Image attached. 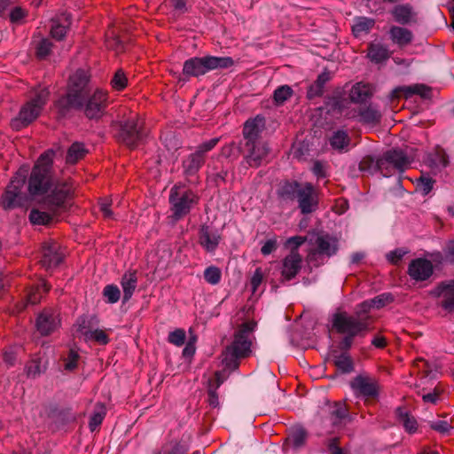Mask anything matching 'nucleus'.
<instances>
[{
	"instance_id": "obj_1",
	"label": "nucleus",
	"mask_w": 454,
	"mask_h": 454,
	"mask_svg": "<svg viewBox=\"0 0 454 454\" xmlns=\"http://www.w3.org/2000/svg\"><path fill=\"white\" fill-rule=\"evenodd\" d=\"M374 308L372 300L360 303L351 315L346 311L336 312L332 316V328L344 337L340 342V348L348 349L353 344V340L358 336H364L369 329L370 317L368 313Z\"/></svg>"
},
{
	"instance_id": "obj_2",
	"label": "nucleus",
	"mask_w": 454,
	"mask_h": 454,
	"mask_svg": "<svg viewBox=\"0 0 454 454\" xmlns=\"http://www.w3.org/2000/svg\"><path fill=\"white\" fill-rule=\"evenodd\" d=\"M54 151L49 149L36 160L28 180V192L32 196L52 194L57 186H64L69 191L66 184L59 183L52 173Z\"/></svg>"
},
{
	"instance_id": "obj_3",
	"label": "nucleus",
	"mask_w": 454,
	"mask_h": 454,
	"mask_svg": "<svg viewBox=\"0 0 454 454\" xmlns=\"http://www.w3.org/2000/svg\"><path fill=\"white\" fill-rule=\"evenodd\" d=\"M255 327V322L248 321L243 323L235 332L232 342L222 354V363L226 369L231 371L238 369L240 359L251 354L252 338Z\"/></svg>"
},
{
	"instance_id": "obj_4",
	"label": "nucleus",
	"mask_w": 454,
	"mask_h": 454,
	"mask_svg": "<svg viewBox=\"0 0 454 454\" xmlns=\"http://www.w3.org/2000/svg\"><path fill=\"white\" fill-rule=\"evenodd\" d=\"M308 262L314 267L324 264L339 250V239L325 232L312 234L309 237Z\"/></svg>"
},
{
	"instance_id": "obj_5",
	"label": "nucleus",
	"mask_w": 454,
	"mask_h": 454,
	"mask_svg": "<svg viewBox=\"0 0 454 454\" xmlns=\"http://www.w3.org/2000/svg\"><path fill=\"white\" fill-rule=\"evenodd\" d=\"M68 196V190L64 186H57L52 194L47 195L45 199L46 209L32 208L28 219L33 225H48L59 215V208L64 205Z\"/></svg>"
},
{
	"instance_id": "obj_6",
	"label": "nucleus",
	"mask_w": 454,
	"mask_h": 454,
	"mask_svg": "<svg viewBox=\"0 0 454 454\" xmlns=\"http://www.w3.org/2000/svg\"><path fill=\"white\" fill-rule=\"evenodd\" d=\"M50 96L47 88L35 91V96L22 106L17 117L12 120L11 125L14 129H21L33 122L41 114Z\"/></svg>"
},
{
	"instance_id": "obj_7",
	"label": "nucleus",
	"mask_w": 454,
	"mask_h": 454,
	"mask_svg": "<svg viewBox=\"0 0 454 454\" xmlns=\"http://www.w3.org/2000/svg\"><path fill=\"white\" fill-rule=\"evenodd\" d=\"M233 64L231 57H193L184 61L183 74L188 77H198L212 70L231 67Z\"/></svg>"
},
{
	"instance_id": "obj_8",
	"label": "nucleus",
	"mask_w": 454,
	"mask_h": 454,
	"mask_svg": "<svg viewBox=\"0 0 454 454\" xmlns=\"http://www.w3.org/2000/svg\"><path fill=\"white\" fill-rule=\"evenodd\" d=\"M90 76L87 71L78 69L69 78V88L65 98L58 102L59 106H81L82 98L90 92Z\"/></svg>"
},
{
	"instance_id": "obj_9",
	"label": "nucleus",
	"mask_w": 454,
	"mask_h": 454,
	"mask_svg": "<svg viewBox=\"0 0 454 454\" xmlns=\"http://www.w3.org/2000/svg\"><path fill=\"white\" fill-rule=\"evenodd\" d=\"M118 141L129 148H135L144 138L143 121L137 117H130L123 121L112 124Z\"/></svg>"
},
{
	"instance_id": "obj_10",
	"label": "nucleus",
	"mask_w": 454,
	"mask_h": 454,
	"mask_svg": "<svg viewBox=\"0 0 454 454\" xmlns=\"http://www.w3.org/2000/svg\"><path fill=\"white\" fill-rule=\"evenodd\" d=\"M412 160L413 157L403 150L391 149L377 160L376 167L383 176L387 177L392 176L395 170L403 173Z\"/></svg>"
},
{
	"instance_id": "obj_11",
	"label": "nucleus",
	"mask_w": 454,
	"mask_h": 454,
	"mask_svg": "<svg viewBox=\"0 0 454 454\" xmlns=\"http://www.w3.org/2000/svg\"><path fill=\"white\" fill-rule=\"evenodd\" d=\"M219 141V137H214L203 142L198 145L194 153H190L183 160V173L188 180L196 176L197 173L205 163L207 153L213 150Z\"/></svg>"
},
{
	"instance_id": "obj_12",
	"label": "nucleus",
	"mask_w": 454,
	"mask_h": 454,
	"mask_svg": "<svg viewBox=\"0 0 454 454\" xmlns=\"http://www.w3.org/2000/svg\"><path fill=\"white\" fill-rule=\"evenodd\" d=\"M27 179V170L20 169L11 180L1 197L0 206L4 210L19 207L24 200L23 188Z\"/></svg>"
},
{
	"instance_id": "obj_13",
	"label": "nucleus",
	"mask_w": 454,
	"mask_h": 454,
	"mask_svg": "<svg viewBox=\"0 0 454 454\" xmlns=\"http://www.w3.org/2000/svg\"><path fill=\"white\" fill-rule=\"evenodd\" d=\"M108 106V94L101 89H96L92 93L88 92L82 98L81 106H70L82 110L84 115L90 120H99L106 111Z\"/></svg>"
},
{
	"instance_id": "obj_14",
	"label": "nucleus",
	"mask_w": 454,
	"mask_h": 454,
	"mask_svg": "<svg viewBox=\"0 0 454 454\" xmlns=\"http://www.w3.org/2000/svg\"><path fill=\"white\" fill-rule=\"evenodd\" d=\"M198 202L199 196L192 190L180 191L176 185L170 190L169 203L175 220H179L188 215Z\"/></svg>"
},
{
	"instance_id": "obj_15",
	"label": "nucleus",
	"mask_w": 454,
	"mask_h": 454,
	"mask_svg": "<svg viewBox=\"0 0 454 454\" xmlns=\"http://www.w3.org/2000/svg\"><path fill=\"white\" fill-rule=\"evenodd\" d=\"M350 387L356 397L365 400L376 399L380 395L379 380L369 374H358L350 381Z\"/></svg>"
},
{
	"instance_id": "obj_16",
	"label": "nucleus",
	"mask_w": 454,
	"mask_h": 454,
	"mask_svg": "<svg viewBox=\"0 0 454 454\" xmlns=\"http://www.w3.org/2000/svg\"><path fill=\"white\" fill-rule=\"evenodd\" d=\"M296 200L301 214L307 215L316 211L318 205V198L313 184L310 183L303 184L296 197Z\"/></svg>"
},
{
	"instance_id": "obj_17",
	"label": "nucleus",
	"mask_w": 454,
	"mask_h": 454,
	"mask_svg": "<svg viewBox=\"0 0 454 454\" xmlns=\"http://www.w3.org/2000/svg\"><path fill=\"white\" fill-rule=\"evenodd\" d=\"M36 329L42 335H49L60 325L59 313L54 309H43L36 318Z\"/></svg>"
},
{
	"instance_id": "obj_18",
	"label": "nucleus",
	"mask_w": 454,
	"mask_h": 454,
	"mask_svg": "<svg viewBox=\"0 0 454 454\" xmlns=\"http://www.w3.org/2000/svg\"><path fill=\"white\" fill-rule=\"evenodd\" d=\"M432 294L442 298L441 307L449 313L454 312V279L442 281Z\"/></svg>"
},
{
	"instance_id": "obj_19",
	"label": "nucleus",
	"mask_w": 454,
	"mask_h": 454,
	"mask_svg": "<svg viewBox=\"0 0 454 454\" xmlns=\"http://www.w3.org/2000/svg\"><path fill=\"white\" fill-rule=\"evenodd\" d=\"M433 273V263L425 258H417L412 260L408 267L409 276L416 281L427 280Z\"/></svg>"
},
{
	"instance_id": "obj_20",
	"label": "nucleus",
	"mask_w": 454,
	"mask_h": 454,
	"mask_svg": "<svg viewBox=\"0 0 454 454\" xmlns=\"http://www.w3.org/2000/svg\"><path fill=\"white\" fill-rule=\"evenodd\" d=\"M247 154L245 160L250 167H259L269 154V147L266 143L259 141L256 143H249L245 145Z\"/></svg>"
},
{
	"instance_id": "obj_21",
	"label": "nucleus",
	"mask_w": 454,
	"mask_h": 454,
	"mask_svg": "<svg viewBox=\"0 0 454 454\" xmlns=\"http://www.w3.org/2000/svg\"><path fill=\"white\" fill-rule=\"evenodd\" d=\"M301 256L297 251H292L282 262L281 278L283 281L293 279L301 268Z\"/></svg>"
},
{
	"instance_id": "obj_22",
	"label": "nucleus",
	"mask_w": 454,
	"mask_h": 454,
	"mask_svg": "<svg viewBox=\"0 0 454 454\" xmlns=\"http://www.w3.org/2000/svg\"><path fill=\"white\" fill-rule=\"evenodd\" d=\"M42 266L46 270L56 268L63 260V254L56 243H44L42 250Z\"/></svg>"
},
{
	"instance_id": "obj_23",
	"label": "nucleus",
	"mask_w": 454,
	"mask_h": 454,
	"mask_svg": "<svg viewBox=\"0 0 454 454\" xmlns=\"http://www.w3.org/2000/svg\"><path fill=\"white\" fill-rule=\"evenodd\" d=\"M427 165L434 174H438L450 164V158L446 151L442 147H435L426 159Z\"/></svg>"
},
{
	"instance_id": "obj_24",
	"label": "nucleus",
	"mask_w": 454,
	"mask_h": 454,
	"mask_svg": "<svg viewBox=\"0 0 454 454\" xmlns=\"http://www.w3.org/2000/svg\"><path fill=\"white\" fill-rule=\"evenodd\" d=\"M221 236L208 225H202L199 231V243L207 252L214 253L220 243Z\"/></svg>"
},
{
	"instance_id": "obj_25",
	"label": "nucleus",
	"mask_w": 454,
	"mask_h": 454,
	"mask_svg": "<svg viewBox=\"0 0 454 454\" xmlns=\"http://www.w3.org/2000/svg\"><path fill=\"white\" fill-rule=\"evenodd\" d=\"M264 127V119L261 116H256L254 119L248 120L244 124L243 136L246 140V145L249 143H256L261 141L259 139L260 134Z\"/></svg>"
},
{
	"instance_id": "obj_26",
	"label": "nucleus",
	"mask_w": 454,
	"mask_h": 454,
	"mask_svg": "<svg viewBox=\"0 0 454 454\" xmlns=\"http://www.w3.org/2000/svg\"><path fill=\"white\" fill-rule=\"evenodd\" d=\"M388 35L392 43L400 48L409 45L413 40L412 32L403 27L392 26L389 28Z\"/></svg>"
},
{
	"instance_id": "obj_27",
	"label": "nucleus",
	"mask_w": 454,
	"mask_h": 454,
	"mask_svg": "<svg viewBox=\"0 0 454 454\" xmlns=\"http://www.w3.org/2000/svg\"><path fill=\"white\" fill-rule=\"evenodd\" d=\"M121 286L123 291L122 303L128 302L137 286V276L136 270H129L123 274L121 279Z\"/></svg>"
},
{
	"instance_id": "obj_28",
	"label": "nucleus",
	"mask_w": 454,
	"mask_h": 454,
	"mask_svg": "<svg viewBox=\"0 0 454 454\" xmlns=\"http://www.w3.org/2000/svg\"><path fill=\"white\" fill-rule=\"evenodd\" d=\"M49 289H50V286L45 282V280H41L35 288H31L27 292V297H26V303H22L19 307V309L20 310L23 309L27 304L34 305V304L38 303L43 297V294L47 293L49 291Z\"/></svg>"
},
{
	"instance_id": "obj_29",
	"label": "nucleus",
	"mask_w": 454,
	"mask_h": 454,
	"mask_svg": "<svg viewBox=\"0 0 454 454\" xmlns=\"http://www.w3.org/2000/svg\"><path fill=\"white\" fill-rule=\"evenodd\" d=\"M381 113L377 106L369 105L359 111V121L362 123L376 125L380 122Z\"/></svg>"
},
{
	"instance_id": "obj_30",
	"label": "nucleus",
	"mask_w": 454,
	"mask_h": 454,
	"mask_svg": "<svg viewBox=\"0 0 454 454\" xmlns=\"http://www.w3.org/2000/svg\"><path fill=\"white\" fill-rule=\"evenodd\" d=\"M371 95L370 86L363 82L356 83L349 91V98L354 103H364L370 98Z\"/></svg>"
},
{
	"instance_id": "obj_31",
	"label": "nucleus",
	"mask_w": 454,
	"mask_h": 454,
	"mask_svg": "<svg viewBox=\"0 0 454 454\" xmlns=\"http://www.w3.org/2000/svg\"><path fill=\"white\" fill-rule=\"evenodd\" d=\"M390 57L387 46L381 43H372L368 49V58L374 63H381Z\"/></svg>"
},
{
	"instance_id": "obj_32",
	"label": "nucleus",
	"mask_w": 454,
	"mask_h": 454,
	"mask_svg": "<svg viewBox=\"0 0 454 454\" xmlns=\"http://www.w3.org/2000/svg\"><path fill=\"white\" fill-rule=\"evenodd\" d=\"M302 184L300 183L294 182H285L278 189V194L280 199L285 200H296V197L301 188Z\"/></svg>"
},
{
	"instance_id": "obj_33",
	"label": "nucleus",
	"mask_w": 454,
	"mask_h": 454,
	"mask_svg": "<svg viewBox=\"0 0 454 454\" xmlns=\"http://www.w3.org/2000/svg\"><path fill=\"white\" fill-rule=\"evenodd\" d=\"M396 416L400 423H402L404 430L410 434H415L418 430V422L417 419L411 416L408 411L403 410L402 408L396 409Z\"/></svg>"
},
{
	"instance_id": "obj_34",
	"label": "nucleus",
	"mask_w": 454,
	"mask_h": 454,
	"mask_svg": "<svg viewBox=\"0 0 454 454\" xmlns=\"http://www.w3.org/2000/svg\"><path fill=\"white\" fill-rule=\"evenodd\" d=\"M392 14L395 20L402 25L409 24L413 18L412 8L409 4L396 5Z\"/></svg>"
},
{
	"instance_id": "obj_35",
	"label": "nucleus",
	"mask_w": 454,
	"mask_h": 454,
	"mask_svg": "<svg viewBox=\"0 0 454 454\" xmlns=\"http://www.w3.org/2000/svg\"><path fill=\"white\" fill-rule=\"evenodd\" d=\"M349 141L348 133L343 129H339L332 135L330 145L333 149L342 151L348 148Z\"/></svg>"
},
{
	"instance_id": "obj_36",
	"label": "nucleus",
	"mask_w": 454,
	"mask_h": 454,
	"mask_svg": "<svg viewBox=\"0 0 454 454\" xmlns=\"http://www.w3.org/2000/svg\"><path fill=\"white\" fill-rule=\"evenodd\" d=\"M87 149L82 143L74 142L69 147L67 153V162L69 164L76 163L80 159H82L86 153Z\"/></svg>"
},
{
	"instance_id": "obj_37",
	"label": "nucleus",
	"mask_w": 454,
	"mask_h": 454,
	"mask_svg": "<svg viewBox=\"0 0 454 454\" xmlns=\"http://www.w3.org/2000/svg\"><path fill=\"white\" fill-rule=\"evenodd\" d=\"M347 99L340 96L331 97L325 101V108L327 113L333 114H341L342 111L347 107Z\"/></svg>"
},
{
	"instance_id": "obj_38",
	"label": "nucleus",
	"mask_w": 454,
	"mask_h": 454,
	"mask_svg": "<svg viewBox=\"0 0 454 454\" xmlns=\"http://www.w3.org/2000/svg\"><path fill=\"white\" fill-rule=\"evenodd\" d=\"M406 98H410L412 95H419L423 98H428L431 96V89L424 84H415L411 86H404L400 88Z\"/></svg>"
},
{
	"instance_id": "obj_39",
	"label": "nucleus",
	"mask_w": 454,
	"mask_h": 454,
	"mask_svg": "<svg viewBox=\"0 0 454 454\" xmlns=\"http://www.w3.org/2000/svg\"><path fill=\"white\" fill-rule=\"evenodd\" d=\"M106 414V411L105 405L98 403L90 418L89 427L91 432L97 430V428L102 424Z\"/></svg>"
},
{
	"instance_id": "obj_40",
	"label": "nucleus",
	"mask_w": 454,
	"mask_h": 454,
	"mask_svg": "<svg viewBox=\"0 0 454 454\" xmlns=\"http://www.w3.org/2000/svg\"><path fill=\"white\" fill-rule=\"evenodd\" d=\"M46 367L43 364L41 357L32 358L26 365L25 371L28 378H35L45 371Z\"/></svg>"
},
{
	"instance_id": "obj_41",
	"label": "nucleus",
	"mask_w": 454,
	"mask_h": 454,
	"mask_svg": "<svg viewBox=\"0 0 454 454\" xmlns=\"http://www.w3.org/2000/svg\"><path fill=\"white\" fill-rule=\"evenodd\" d=\"M374 20L372 19L360 17L358 18L352 27V32L355 36H360L363 34L368 33L373 27Z\"/></svg>"
},
{
	"instance_id": "obj_42",
	"label": "nucleus",
	"mask_w": 454,
	"mask_h": 454,
	"mask_svg": "<svg viewBox=\"0 0 454 454\" xmlns=\"http://www.w3.org/2000/svg\"><path fill=\"white\" fill-rule=\"evenodd\" d=\"M65 24H60L59 21H53L51 29V35L56 40H62L67 31V27L70 25V18L68 14H63Z\"/></svg>"
},
{
	"instance_id": "obj_43",
	"label": "nucleus",
	"mask_w": 454,
	"mask_h": 454,
	"mask_svg": "<svg viewBox=\"0 0 454 454\" xmlns=\"http://www.w3.org/2000/svg\"><path fill=\"white\" fill-rule=\"evenodd\" d=\"M294 94V90L289 85H281L278 87L273 93L275 105L281 106L286 103Z\"/></svg>"
},
{
	"instance_id": "obj_44",
	"label": "nucleus",
	"mask_w": 454,
	"mask_h": 454,
	"mask_svg": "<svg viewBox=\"0 0 454 454\" xmlns=\"http://www.w3.org/2000/svg\"><path fill=\"white\" fill-rule=\"evenodd\" d=\"M307 439V432L302 427H297L294 429L288 437V442L294 449H299L302 447Z\"/></svg>"
},
{
	"instance_id": "obj_45",
	"label": "nucleus",
	"mask_w": 454,
	"mask_h": 454,
	"mask_svg": "<svg viewBox=\"0 0 454 454\" xmlns=\"http://www.w3.org/2000/svg\"><path fill=\"white\" fill-rule=\"evenodd\" d=\"M215 376V380H216V386L214 389L213 388L208 389V399H207L209 405L213 408H216L219 406V399H218V395L216 393V389L221 386V384L223 383V381L225 380V378L223 376V372H216Z\"/></svg>"
},
{
	"instance_id": "obj_46",
	"label": "nucleus",
	"mask_w": 454,
	"mask_h": 454,
	"mask_svg": "<svg viewBox=\"0 0 454 454\" xmlns=\"http://www.w3.org/2000/svg\"><path fill=\"white\" fill-rule=\"evenodd\" d=\"M435 181L429 176L422 175L416 181V189L424 196L429 194L434 188Z\"/></svg>"
},
{
	"instance_id": "obj_47",
	"label": "nucleus",
	"mask_w": 454,
	"mask_h": 454,
	"mask_svg": "<svg viewBox=\"0 0 454 454\" xmlns=\"http://www.w3.org/2000/svg\"><path fill=\"white\" fill-rule=\"evenodd\" d=\"M103 296L107 303H116L121 298V291L116 285H106L103 289Z\"/></svg>"
},
{
	"instance_id": "obj_48",
	"label": "nucleus",
	"mask_w": 454,
	"mask_h": 454,
	"mask_svg": "<svg viewBox=\"0 0 454 454\" xmlns=\"http://www.w3.org/2000/svg\"><path fill=\"white\" fill-rule=\"evenodd\" d=\"M222 278L221 270L216 266H209L204 270V279L212 286L219 284Z\"/></svg>"
},
{
	"instance_id": "obj_49",
	"label": "nucleus",
	"mask_w": 454,
	"mask_h": 454,
	"mask_svg": "<svg viewBox=\"0 0 454 454\" xmlns=\"http://www.w3.org/2000/svg\"><path fill=\"white\" fill-rule=\"evenodd\" d=\"M332 422L333 426H339L341 420L348 416V411L343 403H335L331 411Z\"/></svg>"
},
{
	"instance_id": "obj_50",
	"label": "nucleus",
	"mask_w": 454,
	"mask_h": 454,
	"mask_svg": "<svg viewBox=\"0 0 454 454\" xmlns=\"http://www.w3.org/2000/svg\"><path fill=\"white\" fill-rule=\"evenodd\" d=\"M128 84V78L122 69H119L114 74L111 80L113 89L116 90H122Z\"/></svg>"
},
{
	"instance_id": "obj_51",
	"label": "nucleus",
	"mask_w": 454,
	"mask_h": 454,
	"mask_svg": "<svg viewBox=\"0 0 454 454\" xmlns=\"http://www.w3.org/2000/svg\"><path fill=\"white\" fill-rule=\"evenodd\" d=\"M186 340L185 331L182 328H177L168 333V341L176 347H181L184 344Z\"/></svg>"
},
{
	"instance_id": "obj_52",
	"label": "nucleus",
	"mask_w": 454,
	"mask_h": 454,
	"mask_svg": "<svg viewBox=\"0 0 454 454\" xmlns=\"http://www.w3.org/2000/svg\"><path fill=\"white\" fill-rule=\"evenodd\" d=\"M51 48H52V43L49 39H47V38L41 39L35 48L36 56L39 59L46 58L50 54Z\"/></svg>"
},
{
	"instance_id": "obj_53",
	"label": "nucleus",
	"mask_w": 454,
	"mask_h": 454,
	"mask_svg": "<svg viewBox=\"0 0 454 454\" xmlns=\"http://www.w3.org/2000/svg\"><path fill=\"white\" fill-rule=\"evenodd\" d=\"M335 365L342 372H349L353 370V364L350 357L346 354H341L335 358Z\"/></svg>"
},
{
	"instance_id": "obj_54",
	"label": "nucleus",
	"mask_w": 454,
	"mask_h": 454,
	"mask_svg": "<svg viewBox=\"0 0 454 454\" xmlns=\"http://www.w3.org/2000/svg\"><path fill=\"white\" fill-rule=\"evenodd\" d=\"M86 340H95L98 344L106 345L109 342V338L106 333L100 329L90 330V333H87Z\"/></svg>"
},
{
	"instance_id": "obj_55",
	"label": "nucleus",
	"mask_w": 454,
	"mask_h": 454,
	"mask_svg": "<svg viewBox=\"0 0 454 454\" xmlns=\"http://www.w3.org/2000/svg\"><path fill=\"white\" fill-rule=\"evenodd\" d=\"M371 300H372V305L374 306V308L380 309V308L386 306L387 304H389L390 302H392L394 301V297L389 293H384V294L375 296L374 298H372Z\"/></svg>"
},
{
	"instance_id": "obj_56",
	"label": "nucleus",
	"mask_w": 454,
	"mask_h": 454,
	"mask_svg": "<svg viewBox=\"0 0 454 454\" xmlns=\"http://www.w3.org/2000/svg\"><path fill=\"white\" fill-rule=\"evenodd\" d=\"M90 320L88 316H82L76 321L77 332L84 337H87V333L90 332Z\"/></svg>"
},
{
	"instance_id": "obj_57",
	"label": "nucleus",
	"mask_w": 454,
	"mask_h": 454,
	"mask_svg": "<svg viewBox=\"0 0 454 454\" xmlns=\"http://www.w3.org/2000/svg\"><path fill=\"white\" fill-rule=\"evenodd\" d=\"M430 427L441 434H448L452 427L446 420H433L429 422Z\"/></svg>"
},
{
	"instance_id": "obj_58",
	"label": "nucleus",
	"mask_w": 454,
	"mask_h": 454,
	"mask_svg": "<svg viewBox=\"0 0 454 454\" xmlns=\"http://www.w3.org/2000/svg\"><path fill=\"white\" fill-rule=\"evenodd\" d=\"M78 359V353L74 349H70L67 357L65 359L64 368L67 371L74 370L77 367Z\"/></svg>"
},
{
	"instance_id": "obj_59",
	"label": "nucleus",
	"mask_w": 454,
	"mask_h": 454,
	"mask_svg": "<svg viewBox=\"0 0 454 454\" xmlns=\"http://www.w3.org/2000/svg\"><path fill=\"white\" fill-rule=\"evenodd\" d=\"M407 253L408 250L404 248H396L387 254V259L389 262L397 264Z\"/></svg>"
},
{
	"instance_id": "obj_60",
	"label": "nucleus",
	"mask_w": 454,
	"mask_h": 454,
	"mask_svg": "<svg viewBox=\"0 0 454 454\" xmlns=\"http://www.w3.org/2000/svg\"><path fill=\"white\" fill-rule=\"evenodd\" d=\"M262 278H263L262 271L260 268H257L254 270V272L250 279V286H251L253 294H254L257 291L258 287L260 286V285L262 282Z\"/></svg>"
},
{
	"instance_id": "obj_61",
	"label": "nucleus",
	"mask_w": 454,
	"mask_h": 454,
	"mask_svg": "<svg viewBox=\"0 0 454 454\" xmlns=\"http://www.w3.org/2000/svg\"><path fill=\"white\" fill-rule=\"evenodd\" d=\"M3 362L8 366H12L16 361V353L12 348L5 349L2 355Z\"/></svg>"
},
{
	"instance_id": "obj_62",
	"label": "nucleus",
	"mask_w": 454,
	"mask_h": 454,
	"mask_svg": "<svg viewBox=\"0 0 454 454\" xmlns=\"http://www.w3.org/2000/svg\"><path fill=\"white\" fill-rule=\"evenodd\" d=\"M277 249L276 239H270L265 241L261 248V252L263 255H269Z\"/></svg>"
},
{
	"instance_id": "obj_63",
	"label": "nucleus",
	"mask_w": 454,
	"mask_h": 454,
	"mask_svg": "<svg viewBox=\"0 0 454 454\" xmlns=\"http://www.w3.org/2000/svg\"><path fill=\"white\" fill-rule=\"evenodd\" d=\"M111 201L107 199H103L99 201V208L106 218H112L113 212L110 209Z\"/></svg>"
},
{
	"instance_id": "obj_64",
	"label": "nucleus",
	"mask_w": 454,
	"mask_h": 454,
	"mask_svg": "<svg viewBox=\"0 0 454 454\" xmlns=\"http://www.w3.org/2000/svg\"><path fill=\"white\" fill-rule=\"evenodd\" d=\"M323 92H324V89L315 82L314 84L309 86L308 92H307V97L309 99H311L316 97L321 96L323 94Z\"/></svg>"
}]
</instances>
